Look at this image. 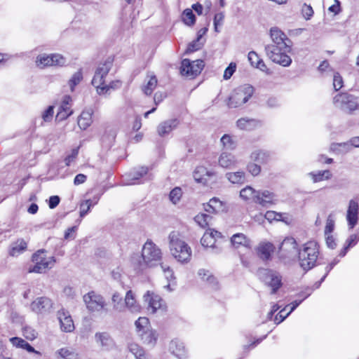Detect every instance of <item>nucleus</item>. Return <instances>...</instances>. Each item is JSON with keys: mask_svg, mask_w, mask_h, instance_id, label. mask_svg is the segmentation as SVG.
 <instances>
[{"mask_svg": "<svg viewBox=\"0 0 359 359\" xmlns=\"http://www.w3.org/2000/svg\"><path fill=\"white\" fill-rule=\"evenodd\" d=\"M129 351L133 353L136 359H145L144 351L137 344H130L128 346Z\"/></svg>", "mask_w": 359, "mask_h": 359, "instance_id": "46", "label": "nucleus"}, {"mask_svg": "<svg viewBox=\"0 0 359 359\" xmlns=\"http://www.w3.org/2000/svg\"><path fill=\"white\" fill-rule=\"evenodd\" d=\"M148 172V168L146 167H141L137 171L130 173V177L132 181L137 180L143 175H146Z\"/></svg>", "mask_w": 359, "mask_h": 359, "instance_id": "57", "label": "nucleus"}, {"mask_svg": "<svg viewBox=\"0 0 359 359\" xmlns=\"http://www.w3.org/2000/svg\"><path fill=\"white\" fill-rule=\"evenodd\" d=\"M73 113L69 106H64L60 104L56 115V119L63 121L68 118Z\"/></svg>", "mask_w": 359, "mask_h": 359, "instance_id": "44", "label": "nucleus"}, {"mask_svg": "<svg viewBox=\"0 0 359 359\" xmlns=\"http://www.w3.org/2000/svg\"><path fill=\"white\" fill-rule=\"evenodd\" d=\"M170 349L177 358H186L187 351L183 343L177 341H172L170 344Z\"/></svg>", "mask_w": 359, "mask_h": 359, "instance_id": "30", "label": "nucleus"}, {"mask_svg": "<svg viewBox=\"0 0 359 359\" xmlns=\"http://www.w3.org/2000/svg\"><path fill=\"white\" fill-rule=\"evenodd\" d=\"M144 302L147 304L148 311L151 313H154L158 309H161L163 308V299L159 295L156 294L154 292L148 291L144 295Z\"/></svg>", "mask_w": 359, "mask_h": 359, "instance_id": "16", "label": "nucleus"}, {"mask_svg": "<svg viewBox=\"0 0 359 359\" xmlns=\"http://www.w3.org/2000/svg\"><path fill=\"white\" fill-rule=\"evenodd\" d=\"M32 261L34 266L29 269V272L42 273L46 270L51 269L55 262L53 257H47L46 252L43 250H38L32 256Z\"/></svg>", "mask_w": 359, "mask_h": 359, "instance_id": "9", "label": "nucleus"}, {"mask_svg": "<svg viewBox=\"0 0 359 359\" xmlns=\"http://www.w3.org/2000/svg\"><path fill=\"white\" fill-rule=\"evenodd\" d=\"M259 125V121L252 118H241L237 121V126L241 130H250Z\"/></svg>", "mask_w": 359, "mask_h": 359, "instance_id": "34", "label": "nucleus"}, {"mask_svg": "<svg viewBox=\"0 0 359 359\" xmlns=\"http://www.w3.org/2000/svg\"><path fill=\"white\" fill-rule=\"evenodd\" d=\"M226 179L233 184H243L246 182V174L243 170L228 172L225 174Z\"/></svg>", "mask_w": 359, "mask_h": 359, "instance_id": "25", "label": "nucleus"}, {"mask_svg": "<svg viewBox=\"0 0 359 359\" xmlns=\"http://www.w3.org/2000/svg\"><path fill=\"white\" fill-rule=\"evenodd\" d=\"M264 217L269 222H272L273 221H283L284 220V214L276 212L275 211H267Z\"/></svg>", "mask_w": 359, "mask_h": 359, "instance_id": "51", "label": "nucleus"}, {"mask_svg": "<svg viewBox=\"0 0 359 359\" xmlns=\"http://www.w3.org/2000/svg\"><path fill=\"white\" fill-rule=\"evenodd\" d=\"M224 148L226 149H233L236 148V142L229 135H224L220 140Z\"/></svg>", "mask_w": 359, "mask_h": 359, "instance_id": "52", "label": "nucleus"}, {"mask_svg": "<svg viewBox=\"0 0 359 359\" xmlns=\"http://www.w3.org/2000/svg\"><path fill=\"white\" fill-rule=\"evenodd\" d=\"M22 334L23 336L28 340H34L37 337V332L36 330L29 327V326H25L22 329Z\"/></svg>", "mask_w": 359, "mask_h": 359, "instance_id": "53", "label": "nucleus"}, {"mask_svg": "<svg viewBox=\"0 0 359 359\" xmlns=\"http://www.w3.org/2000/svg\"><path fill=\"white\" fill-rule=\"evenodd\" d=\"M179 124L177 118H172L161 123L157 127V133L159 136L164 137L175 129Z\"/></svg>", "mask_w": 359, "mask_h": 359, "instance_id": "22", "label": "nucleus"}, {"mask_svg": "<svg viewBox=\"0 0 359 359\" xmlns=\"http://www.w3.org/2000/svg\"><path fill=\"white\" fill-rule=\"evenodd\" d=\"M160 266L164 273L165 278L167 279L168 282V284L164 285V287L166 288L168 291H172L173 289L171 287V286L173 285L174 283L171 282H174L175 279L173 271L169 266L163 263H160Z\"/></svg>", "mask_w": 359, "mask_h": 359, "instance_id": "32", "label": "nucleus"}, {"mask_svg": "<svg viewBox=\"0 0 359 359\" xmlns=\"http://www.w3.org/2000/svg\"><path fill=\"white\" fill-rule=\"evenodd\" d=\"M57 358L61 359H81L79 354L72 347H63L55 353Z\"/></svg>", "mask_w": 359, "mask_h": 359, "instance_id": "28", "label": "nucleus"}, {"mask_svg": "<svg viewBox=\"0 0 359 359\" xmlns=\"http://www.w3.org/2000/svg\"><path fill=\"white\" fill-rule=\"evenodd\" d=\"M319 254V245L316 241H309L303 244L298 252L300 267L306 271L313 269L316 264Z\"/></svg>", "mask_w": 359, "mask_h": 359, "instance_id": "4", "label": "nucleus"}, {"mask_svg": "<svg viewBox=\"0 0 359 359\" xmlns=\"http://www.w3.org/2000/svg\"><path fill=\"white\" fill-rule=\"evenodd\" d=\"M9 340L13 346H15L17 348H22L23 349L27 350L29 353H35L39 354V353L35 351V349L29 343L25 341L22 338L12 337Z\"/></svg>", "mask_w": 359, "mask_h": 359, "instance_id": "33", "label": "nucleus"}, {"mask_svg": "<svg viewBox=\"0 0 359 359\" xmlns=\"http://www.w3.org/2000/svg\"><path fill=\"white\" fill-rule=\"evenodd\" d=\"M61 330L65 332H72L74 330L73 320L68 311L61 309L57 312Z\"/></svg>", "mask_w": 359, "mask_h": 359, "instance_id": "18", "label": "nucleus"}, {"mask_svg": "<svg viewBox=\"0 0 359 359\" xmlns=\"http://www.w3.org/2000/svg\"><path fill=\"white\" fill-rule=\"evenodd\" d=\"M275 194L269 190H259L257 191L255 203L263 207H268L275 203Z\"/></svg>", "mask_w": 359, "mask_h": 359, "instance_id": "20", "label": "nucleus"}, {"mask_svg": "<svg viewBox=\"0 0 359 359\" xmlns=\"http://www.w3.org/2000/svg\"><path fill=\"white\" fill-rule=\"evenodd\" d=\"M238 161L236 156L229 152L223 151L218 158V164L220 167L226 169L234 168L237 165Z\"/></svg>", "mask_w": 359, "mask_h": 359, "instance_id": "21", "label": "nucleus"}, {"mask_svg": "<svg viewBox=\"0 0 359 359\" xmlns=\"http://www.w3.org/2000/svg\"><path fill=\"white\" fill-rule=\"evenodd\" d=\"M333 103L337 108L348 114L359 109L358 98L346 93L337 94L333 99Z\"/></svg>", "mask_w": 359, "mask_h": 359, "instance_id": "8", "label": "nucleus"}, {"mask_svg": "<svg viewBox=\"0 0 359 359\" xmlns=\"http://www.w3.org/2000/svg\"><path fill=\"white\" fill-rule=\"evenodd\" d=\"M309 175L311 177L313 182L314 183L323 181L327 180L332 177V173L330 170H323L318 171L317 172H311L309 173Z\"/></svg>", "mask_w": 359, "mask_h": 359, "instance_id": "37", "label": "nucleus"}, {"mask_svg": "<svg viewBox=\"0 0 359 359\" xmlns=\"http://www.w3.org/2000/svg\"><path fill=\"white\" fill-rule=\"evenodd\" d=\"M138 336L140 337L144 344L151 346H154L157 340V334L156 331L151 328L140 332Z\"/></svg>", "mask_w": 359, "mask_h": 359, "instance_id": "29", "label": "nucleus"}, {"mask_svg": "<svg viewBox=\"0 0 359 359\" xmlns=\"http://www.w3.org/2000/svg\"><path fill=\"white\" fill-rule=\"evenodd\" d=\"M275 250L274 245L270 242H263L259 243L257 251L259 257L264 259L268 260L271 258V255Z\"/></svg>", "mask_w": 359, "mask_h": 359, "instance_id": "24", "label": "nucleus"}, {"mask_svg": "<svg viewBox=\"0 0 359 359\" xmlns=\"http://www.w3.org/2000/svg\"><path fill=\"white\" fill-rule=\"evenodd\" d=\"M301 11L302 16L306 20H310L314 13L313 8L310 5H308L306 4H304L302 5Z\"/></svg>", "mask_w": 359, "mask_h": 359, "instance_id": "55", "label": "nucleus"}, {"mask_svg": "<svg viewBox=\"0 0 359 359\" xmlns=\"http://www.w3.org/2000/svg\"><path fill=\"white\" fill-rule=\"evenodd\" d=\"M212 217L209 215L201 213L198 214L195 217V222L202 228H205L209 226Z\"/></svg>", "mask_w": 359, "mask_h": 359, "instance_id": "45", "label": "nucleus"}, {"mask_svg": "<svg viewBox=\"0 0 359 359\" xmlns=\"http://www.w3.org/2000/svg\"><path fill=\"white\" fill-rule=\"evenodd\" d=\"M266 284L271 288V294H275L282 286V276L277 271L262 269L259 272Z\"/></svg>", "mask_w": 359, "mask_h": 359, "instance_id": "13", "label": "nucleus"}, {"mask_svg": "<svg viewBox=\"0 0 359 359\" xmlns=\"http://www.w3.org/2000/svg\"><path fill=\"white\" fill-rule=\"evenodd\" d=\"M231 242L236 248H238L241 246L247 248H250L251 247L250 240L241 233L233 234L231 238Z\"/></svg>", "mask_w": 359, "mask_h": 359, "instance_id": "27", "label": "nucleus"}, {"mask_svg": "<svg viewBox=\"0 0 359 359\" xmlns=\"http://www.w3.org/2000/svg\"><path fill=\"white\" fill-rule=\"evenodd\" d=\"M223 204L217 198H212L209 203L205 205V210L208 212H217L222 208Z\"/></svg>", "mask_w": 359, "mask_h": 359, "instance_id": "40", "label": "nucleus"}, {"mask_svg": "<svg viewBox=\"0 0 359 359\" xmlns=\"http://www.w3.org/2000/svg\"><path fill=\"white\" fill-rule=\"evenodd\" d=\"M198 273L203 281H205L207 283H208L212 288H217V280L209 271L205 269H200Z\"/></svg>", "mask_w": 359, "mask_h": 359, "instance_id": "36", "label": "nucleus"}, {"mask_svg": "<svg viewBox=\"0 0 359 359\" xmlns=\"http://www.w3.org/2000/svg\"><path fill=\"white\" fill-rule=\"evenodd\" d=\"M125 308H127L132 313L140 311V306L137 304L134 294L131 290L126 292L125 297Z\"/></svg>", "mask_w": 359, "mask_h": 359, "instance_id": "31", "label": "nucleus"}, {"mask_svg": "<svg viewBox=\"0 0 359 359\" xmlns=\"http://www.w3.org/2000/svg\"><path fill=\"white\" fill-rule=\"evenodd\" d=\"M219 238H222L221 233L214 229H209L203 234L201 239V243L203 247L211 248L214 253L217 254L222 252V247L217 244Z\"/></svg>", "mask_w": 359, "mask_h": 359, "instance_id": "12", "label": "nucleus"}, {"mask_svg": "<svg viewBox=\"0 0 359 359\" xmlns=\"http://www.w3.org/2000/svg\"><path fill=\"white\" fill-rule=\"evenodd\" d=\"M66 63V59L57 53L46 54L43 53L37 56L36 64L40 68L50 66H63Z\"/></svg>", "mask_w": 359, "mask_h": 359, "instance_id": "11", "label": "nucleus"}, {"mask_svg": "<svg viewBox=\"0 0 359 359\" xmlns=\"http://www.w3.org/2000/svg\"><path fill=\"white\" fill-rule=\"evenodd\" d=\"M169 250L173 258L181 264L190 262L192 255L191 247L180 238L178 233L172 231L168 236Z\"/></svg>", "mask_w": 359, "mask_h": 359, "instance_id": "3", "label": "nucleus"}, {"mask_svg": "<svg viewBox=\"0 0 359 359\" xmlns=\"http://www.w3.org/2000/svg\"><path fill=\"white\" fill-rule=\"evenodd\" d=\"M251 158L259 163H266L270 159V154L266 151H255L252 153Z\"/></svg>", "mask_w": 359, "mask_h": 359, "instance_id": "41", "label": "nucleus"}, {"mask_svg": "<svg viewBox=\"0 0 359 359\" xmlns=\"http://www.w3.org/2000/svg\"><path fill=\"white\" fill-rule=\"evenodd\" d=\"M83 301L90 312H99L104 309L107 305L103 297L94 291L86 294L83 296Z\"/></svg>", "mask_w": 359, "mask_h": 359, "instance_id": "10", "label": "nucleus"}, {"mask_svg": "<svg viewBox=\"0 0 359 359\" xmlns=\"http://www.w3.org/2000/svg\"><path fill=\"white\" fill-rule=\"evenodd\" d=\"M330 149L337 154H346L351 151L353 148L350 141L341 143H332L330 145Z\"/></svg>", "mask_w": 359, "mask_h": 359, "instance_id": "35", "label": "nucleus"}, {"mask_svg": "<svg viewBox=\"0 0 359 359\" xmlns=\"http://www.w3.org/2000/svg\"><path fill=\"white\" fill-rule=\"evenodd\" d=\"M78 154H79L78 148L72 149L71 151V154L69 155H68L65 159L66 165H67V166L71 164V163L75 160V158L78 156Z\"/></svg>", "mask_w": 359, "mask_h": 359, "instance_id": "63", "label": "nucleus"}, {"mask_svg": "<svg viewBox=\"0 0 359 359\" xmlns=\"http://www.w3.org/2000/svg\"><path fill=\"white\" fill-rule=\"evenodd\" d=\"M257 191H258L254 189L252 187L247 186L246 187L241 190L240 196L245 201L252 200L253 202L255 203Z\"/></svg>", "mask_w": 359, "mask_h": 359, "instance_id": "39", "label": "nucleus"}, {"mask_svg": "<svg viewBox=\"0 0 359 359\" xmlns=\"http://www.w3.org/2000/svg\"><path fill=\"white\" fill-rule=\"evenodd\" d=\"M93 205L92 201L90 199L83 201L80 205V217H83L87 215Z\"/></svg>", "mask_w": 359, "mask_h": 359, "instance_id": "54", "label": "nucleus"}, {"mask_svg": "<svg viewBox=\"0 0 359 359\" xmlns=\"http://www.w3.org/2000/svg\"><path fill=\"white\" fill-rule=\"evenodd\" d=\"M359 215V196H355L348 202L346 211V220L349 229H353L358 221Z\"/></svg>", "mask_w": 359, "mask_h": 359, "instance_id": "15", "label": "nucleus"}, {"mask_svg": "<svg viewBox=\"0 0 359 359\" xmlns=\"http://www.w3.org/2000/svg\"><path fill=\"white\" fill-rule=\"evenodd\" d=\"M334 229V219L332 215H330L326 220V225L325 227V235L331 234Z\"/></svg>", "mask_w": 359, "mask_h": 359, "instance_id": "58", "label": "nucleus"}, {"mask_svg": "<svg viewBox=\"0 0 359 359\" xmlns=\"http://www.w3.org/2000/svg\"><path fill=\"white\" fill-rule=\"evenodd\" d=\"M157 86V79L155 76H151L143 87L142 90L147 95H151Z\"/></svg>", "mask_w": 359, "mask_h": 359, "instance_id": "47", "label": "nucleus"}, {"mask_svg": "<svg viewBox=\"0 0 359 359\" xmlns=\"http://www.w3.org/2000/svg\"><path fill=\"white\" fill-rule=\"evenodd\" d=\"M112 65V60L108 58L104 62L101 63L95 70L92 80V85L96 88L97 93L99 95L106 93V87L104 86L107 83V77Z\"/></svg>", "mask_w": 359, "mask_h": 359, "instance_id": "5", "label": "nucleus"}, {"mask_svg": "<svg viewBox=\"0 0 359 359\" xmlns=\"http://www.w3.org/2000/svg\"><path fill=\"white\" fill-rule=\"evenodd\" d=\"M204 65L202 60L191 61L189 59H184L182 61L180 72L182 75L194 77L201 73Z\"/></svg>", "mask_w": 359, "mask_h": 359, "instance_id": "14", "label": "nucleus"}, {"mask_svg": "<svg viewBox=\"0 0 359 359\" xmlns=\"http://www.w3.org/2000/svg\"><path fill=\"white\" fill-rule=\"evenodd\" d=\"M236 68V65L235 63H230L229 67H227L224 73V79L227 80L231 77L233 74L235 72Z\"/></svg>", "mask_w": 359, "mask_h": 359, "instance_id": "61", "label": "nucleus"}, {"mask_svg": "<svg viewBox=\"0 0 359 359\" xmlns=\"http://www.w3.org/2000/svg\"><path fill=\"white\" fill-rule=\"evenodd\" d=\"M298 252L296 240L292 237H287L280 243L278 255L285 264H289L295 261Z\"/></svg>", "mask_w": 359, "mask_h": 359, "instance_id": "7", "label": "nucleus"}, {"mask_svg": "<svg viewBox=\"0 0 359 359\" xmlns=\"http://www.w3.org/2000/svg\"><path fill=\"white\" fill-rule=\"evenodd\" d=\"M135 325L137 334L151 328L149 319L145 317H140L135 321Z\"/></svg>", "mask_w": 359, "mask_h": 359, "instance_id": "42", "label": "nucleus"}, {"mask_svg": "<svg viewBox=\"0 0 359 359\" xmlns=\"http://www.w3.org/2000/svg\"><path fill=\"white\" fill-rule=\"evenodd\" d=\"M93 111L90 109L83 110L78 117L77 123L81 130H86L93 122Z\"/></svg>", "mask_w": 359, "mask_h": 359, "instance_id": "23", "label": "nucleus"}, {"mask_svg": "<svg viewBox=\"0 0 359 359\" xmlns=\"http://www.w3.org/2000/svg\"><path fill=\"white\" fill-rule=\"evenodd\" d=\"M254 93V88L245 84L234 89L229 97L227 105L231 108H236L246 103Z\"/></svg>", "mask_w": 359, "mask_h": 359, "instance_id": "6", "label": "nucleus"}, {"mask_svg": "<svg viewBox=\"0 0 359 359\" xmlns=\"http://www.w3.org/2000/svg\"><path fill=\"white\" fill-rule=\"evenodd\" d=\"M83 74L81 70L74 73L69 80L68 84L71 91H74V88L82 81Z\"/></svg>", "mask_w": 359, "mask_h": 359, "instance_id": "49", "label": "nucleus"}, {"mask_svg": "<svg viewBox=\"0 0 359 359\" xmlns=\"http://www.w3.org/2000/svg\"><path fill=\"white\" fill-rule=\"evenodd\" d=\"M248 172L252 174L253 176L258 175L261 172V167L253 163H250L247 166Z\"/></svg>", "mask_w": 359, "mask_h": 359, "instance_id": "62", "label": "nucleus"}, {"mask_svg": "<svg viewBox=\"0 0 359 359\" xmlns=\"http://www.w3.org/2000/svg\"><path fill=\"white\" fill-rule=\"evenodd\" d=\"M203 45V42H201V40L196 39L190 43L187 48L186 53H190L194 51L199 50Z\"/></svg>", "mask_w": 359, "mask_h": 359, "instance_id": "56", "label": "nucleus"}, {"mask_svg": "<svg viewBox=\"0 0 359 359\" xmlns=\"http://www.w3.org/2000/svg\"><path fill=\"white\" fill-rule=\"evenodd\" d=\"M52 301L48 297H39L31 304V309L37 313L48 312L52 308Z\"/></svg>", "mask_w": 359, "mask_h": 359, "instance_id": "19", "label": "nucleus"}, {"mask_svg": "<svg viewBox=\"0 0 359 359\" xmlns=\"http://www.w3.org/2000/svg\"><path fill=\"white\" fill-rule=\"evenodd\" d=\"M182 21L188 26H192L195 24L196 18L191 9H185L182 15Z\"/></svg>", "mask_w": 359, "mask_h": 359, "instance_id": "43", "label": "nucleus"}, {"mask_svg": "<svg viewBox=\"0 0 359 359\" xmlns=\"http://www.w3.org/2000/svg\"><path fill=\"white\" fill-rule=\"evenodd\" d=\"M27 248V243L23 239L18 240L13 244L9 254L12 257H15L22 253Z\"/></svg>", "mask_w": 359, "mask_h": 359, "instance_id": "38", "label": "nucleus"}, {"mask_svg": "<svg viewBox=\"0 0 359 359\" xmlns=\"http://www.w3.org/2000/svg\"><path fill=\"white\" fill-rule=\"evenodd\" d=\"M161 259V250L151 240H147L142 247V255L133 256L132 264L137 271H143L156 266Z\"/></svg>", "mask_w": 359, "mask_h": 359, "instance_id": "2", "label": "nucleus"}, {"mask_svg": "<svg viewBox=\"0 0 359 359\" xmlns=\"http://www.w3.org/2000/svg\"><path fill=\"white\" fill-rule=\"evenodd\" d=\"M343 79L337 72L333 75V87L336 91L340 90L343 87Z\"/></svg>", "mask_w": 359, "mask_h": 359, "instance_id": "59", "label": "nucleus"}, {"mask_svg": "<svg viewBox=\"0 0 359 359\" xmlns=\"http://www.w3.org/2000/svg\"><path fill=\"white\" fill-rule=\"evenodd\" d=\"M54 114V107L49 106L43 113L41 117L45 122L51 121Z\"/></svg>", "mask_w": 359, "mask_h": 359, "instance_id": "60", "label": "nucleus"}, {"mask_svg": "<svg viewBox=\"0 0 359 359\" xmlns=\"http://www.w3.org/2000/svg\"><path fill=\"white\" fill-rule=\"evenodd\" d=\"M182 196V191L180 187H175L173 189L171 190L169 194V198L170 201L173 204H177L180 200L181 199Z\"/></svg>", "mask_w": 359, "mask_h": 359, "instance_id": "50", "label": "nucleus"}, {"mask_svg": "<svg viewBox=\"0 0 359 359\" xmlns=\"http://www.w3.org/2000/svg\"><path fill=\"white\" fill-rule=\"evenodd\" d=\"M358 240L359 236L358 235L352 234L347 238L345 245L350 248L355 245Z\"/></svg>", "mask_w": 359, "mask_h": 359, "instance_id": "64", "label": "nucleus"}, {"mask_svg": "<svg viewBox=\"0 0 359 359\" xmlns=\"http://www.w3.org/2000/svg\"><path fill=\"white\" fill-rule=\"evenodd\" d=\"M95 341L98 346L104 351H109L115 346L114 339L107 332H96L95 334Z\"/></svg>", "mask_w": 359, "mask_h": 359, "instance_id": "17", "label": "nucleus"}, {"mask_svg": "<svg viewBox=\"0 0 359 359\" xmlns=\"http://www.w3.org/2000/svg\"><path fill=\"white\" fill-rule=\"evenodd\" d=\"M112 302L114 304V309L122 312L125 309V303L122 302V297L117 292L114 293L111 297Z\"/></svg>", "mask_w": 359, "mask_h": 359, "instance_id": "48", "label": "nucleus"}, {"mask_svg": "<svg viewBox=\"0 0 359 359\" xmlns=\"http://www.w3.org/2000/svg\"><path fill=\"white\" fill-rule=\"evenodd\" d=\"M270 37L273 44L265 46L266 55L273 62L283 67H288L292 63L287 55L291 51V41L279 28L274 27L270 29Z\"/></svg>", "mask_w": 359, "mask_h": 359, "instance_id": "1", "label": "nucleus"}, {"mask_svg": "<svg viewBox=\"0 0 359 359\" xmlns=\"http://www.w3.org/2000/svg\"><path fill=\"white\" fill-rule=\"evenodd\" d=\"M248 61L250 62V65L252 67L269 74V72H268L269 69L267 68L264 62L262 59L259 58V55H257V53L256 52L250 51L248 53Z\"/></svg>", "mask_w": 359, "mask_h": 359, "instance_id": "26", "label": "nucleus"}]
</instances>
